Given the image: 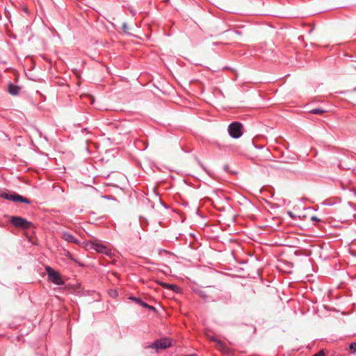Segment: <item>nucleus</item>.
Listing matches in <instances>:
<instances>
[{"mask_svg":"<svg viewBox=\"0 0 356 356\" xmlns=\"http://www.w3.org/2000/svg\"><path fill=\"white\" fill-rule=\"evenodd\" d=\"M0 197L13 202H20L26 204L30 203V200L27 198L5 189H0Z\"/></svg>","mask_w":356,"mask_h":356,"instance_id":"nucleus-1","label":"nucleus"},{"mask_svg":"<svg viewBox=\"0 0 356 356\" xmlns=\"http://www.w3.org/2000/svg\"><path fill=\"white\" fill-rule=\"evenodd\" d=\"M86 248L88 250H94L97 252L102 253L106 255L111 254V250L108 248L97 241H90L86 243Z\"/></svg>","mask_w":356,"mask_h":356,"instance_id":"nucleus-2","label":"nucleus"},{"mask_svg":"<svg viewBox=\"0 0 356 356\" xmlns=\"http://www.w3.org/2000/svg\"><path fill=\"white\" fill-rule=\"evenodd\" d=\"M45 270L48 275V278L49 281H51V282L56 285L64 284V282L62 280L61 276L58 271L54 270L52 268L48 266L45 267Z\"/></svg>","mask_w":356,"mask_h":356,"instance_id":"nucleus-3","label":"nucleus"},{"mask_svg":"<svg viewBox=\"0 0 356 356\" xmlns=\"http://www.w3.org/2000/svg\"><path fill=\"white\" fill-rule=\"evenodd\" d=\"M228 132L233 138H240L243 134L242 124L237 122L231 123L228 127Z\"/></svg>","mask_w":356,"mask_h":356,"instance_id":"nucleus-4","label":"nucleus"},{"mask_svg":"<svg viewBox=\"0 0 356 356\" xmlns=\"http://www.w3.org/2000/svg\"><path fill=\"white\" fill-rule=\"evenodd\" d=\"M10 222L16 227L23 229H29L31 226V222L26 220L25 218L19 216H12Z\"/></svg>","mask_w":356,"mask_h":356,"instance_id":"nucleus-5","label":"nucleus"},{"mask_svg":"<svg viewBox=\"0 0 356 356\" xmlns=\"http://www.w3.org/2000/svg\"><path fill=\"white\" fill-rule=\"evenodd\" d=\"M171 340L168 338H163L158 340H156L154 343H152L151 345H149L147 346V348H151L156 350L159 349H165L171 346Z\"/></svg>","mask_w":356,"mask_h":356,"instance_id":"nucleus-6","label":"nucleus"},{"mask_svg":"<svg viewBox=\"0 0 356 356\" xmlns=\"http://www.w3.org/2000/svg\"><path fill=\"white\" fill-rule=\"evenodd\" d=\"M62 237L65 241H66L67 242L79 244V241L72 234H71L69 232H63L62 234Z\"/></svg>","mask_w":356,"mask_h":356,"instance_id":"nucleus-7","label":"nucleus"},{"mask_svg":"<svg viewBox=\"0 0 356 356\" xmlns=\"http://www.w3.org/2000/svg\"><path fill=\"white\" fill-rule=\"evenodd\" d=\"M209 339L213 341H216L218 346L219 349L223 353L228 352V348L220 341L216 339L214 337H209Z\"/></svg>","mask_w":356,"mask_h":356,"instance_id":"nucleus-8","label":"nucleus"},{"mask_svg":"<svg viewBox=\"0 0 356 356\" xmlns=\"http://www.w3.org/2000/svg\"><path fill=\"white\" fill-rule=\"evenodd\" d=\"M8 92L13 95H16L19 92V88L14 84L10 83L8 85Z\"/></svg>","mask_w":356,"mask_h":356,"instance_id":"nucleus-9","label":"nucleus"},{"mask_svg":"<svg viewBox=\"0 0 356 356\" xmlns=\"http://www.w3.org/2000/svg\"><path fill=\"white\" fill-rule=\"evenodd\" d=\"M326 111L325 110H323L322 108H314V109H312L309 113H312V114H316V115H322L324 113H325Z\"/></svg>","mask_w":356,"mask_h":356,"instance_id":"nucleus-10","label":"nucleus"},{"mask_svg":"<svg viewBox=\"0 0 356 356\" xmlns=\"http://www.w3.org/2000/svg\"><path fill=\"white\" fill-rule=\"evenodd\" d=\"M195 291L202 299H204V300L207 299V296L206 293L204 291L200 290V289H197Z\"/></svg>","mask_w":356,"mask_h":356,"instance_id":"nucleus-11","label":"nucleus"},{"mask_svg":"<svg viewBox=\"0 0 356 356\" xmlns=\"http://www.w3.org/2000/svg\"><path fill=\"white\" fill-rule=\"evenodd\" d=\"M349 348L352 353L356 352V342L351 343L349 346Z\"/></svg>","mask_w":356,"mask_h":356,"instance_id":"nucleus-12","label":"nucleus"},{"mask_svg":"<svg viewBox=\"0 0 356 356\" xmlns=\"http://www.w3.org/2000/svg\"><path fill=\"white\" fill-rule=\"evenodd\" d=\"M161 284L164 286L167 289H174V290H175V289H177V286H175V285H171V284H163V283H161Z\"/></svg>","mask_w":356,"mask_h":356,"instance_id":"nucleus-13","label":"nucleus"},{"mask_svg":"<svg viewBox=\"0 0 356 356\" xmlns=\"http://www.w3.org/2000/svg\"><path fill=\"white\" fill-rule=\"evenodd\" d=\"M130 299L134 300V301H135L136 302H137V303H138L140 305V303L142 302V300L140 299L134 297V296L130 297Z\"/></svg>","mask_w":356,"mask_h":356,"instance_id":"nucleus-14","label":"nucleus"},{"mask_svg":"<svg viewBox=\"0 0 356 356\" xmlns=\"http://www.w3.org/2000/svg\"><path fill=\"white\" fill-rule=\"evenodd\" d=\"M122 29H123V31H124L125 33H127V31H128V26H127V23L124 22V23L122 24Z\"/></svg>","mask_w":356,"mask_h":356,"instance_id":"nucleus-15","label":"nucleus"},{"mask_svg":"<svg viewBox=\"0 0 356 356\" xmlns=\"http://www.w3.org/2000/svg\"><path fill=\"white\" fill-rule=\"evenodd\" d=\"M314 356H325V353H324L323 350H321L318 353H317L316 354H315Z\"/></svg>","mask_w":356,"mask_h":356,"instance_id":"nucleus-16","label":"nucleus"},{"mask_svg":"<svg viewBox=\"0 0 356 356\" xmlns=\"http://www.w3.org/2000/svg\"><path fill=\"white\" fill-rule=\"evenodd\" d=\"M311 220H312V221H313V222H319V221L321 220H320L318 218H317L316 216H312V217L311 218Z\"/></svg>","mask_w":356,"mask_h":356,"instance_id":"nucleus-17","label":"nucleus"},{"mask_svg":"<svg viewBox=\"0 0 356 356\" xmlns=\"http://www.w3.org/2000/svg\"><path fill=\"white\" fill-rule=\"evenodd\" d=\"M140 305L145 308H147L149 307V305L146 304L145 302H141Z\"/></svg>","mask_w":356,"mask_h":356,"instance_id":"nucleus-18","label":"nucleus"},{"mask_svg":"<svg viewBox=\"0 0 356 356\" xmlns=\"http://www.w3.org/2000/svg\"><path fill=\"white\" fill-rule=\"evenodd\" d=\"M149 309H151V310H153V311H155L156 309L153 307V306H150L149 305V307H147Z\"/></svg>","mask_w":356,"mask_h":356,"instance_id":"nucleus-19","label":"nucleus"},{"mask_svg":"<svg viewBox=\"0 0 356 356\" xmlns=\"http://www.w3.org/2000/svg\"><path fill=\"white\" fill-rule=\"evenodd\" d=\"M288 213H289V215L291 217H292V218L293 217V214H292V213H291V211H289V212H288Z\"/></svg>","mask_w":356,"mask_h":356,"instance_id":"nucleus-20","label":"nucleus"}]
</instances>
